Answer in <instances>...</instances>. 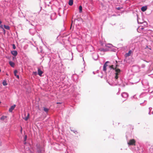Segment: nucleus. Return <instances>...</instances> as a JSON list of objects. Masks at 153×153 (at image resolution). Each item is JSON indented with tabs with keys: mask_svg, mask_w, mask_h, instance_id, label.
Returning a JSON list of instances; mask_svg holds the SVG:
<instances>
[{
	"mask_svg": "<svg viewBox=\"0 0 153 153\" xmlns=\"http://www.w3.org/2000/svg\"><path fill=\"white\" fill-rule=\"evenodd\" d=\"M3 29V31L4 32V33H5V30H4V28H3V29Z\"/></svg>",
	"mask_w": 153,
	"mask_h": 153,
	"instance_id": "36",
	"label": "nucleus"
},
{
	"mask_svg": "<svg viewBox=\"0 0 153 153\" xmlns=\"http://www.w3.org/2000/svg\"><path fill=\"white\" fill-rule=\"evenodd\" d=\"M93 74H95L94 72H94H93Z\"/></svg>",
	"mask_w": 153,
	"mask_h": 153,
	"instance_id": "42",
	"label": "nucleus"
},
{
	"mask_svg": "<svg viewBox=\"0 0 153 153\" xmlns=\"http://www.w3.org/2000/svg\"><path fill=\"white\" fill-rule=\"evenodd\" d=\"M12 54L14 56H16L17 54V52L16 51H13L11 52Z\"/></svg>",
	"mask_w": 153,
	"mask_h": 153,
	"instance_id": "9",
	"label": "nucleus"
},
{
	"mask_svg": "<svg viewBox=\"0 0 153 153\" xmlns=\"http://www.w3.org/2000/svg\"><path fill=\"white\" fill-rule=\"evenodd\" d=\"M38 74L40 76H42V74L43 73V72L41 71L39 68L38 69Z\"/></svg>",
	"mask_w": 153,
	"mask_h": 153,
	"instance_id": "7",
	"label": "nucleus"
},
{
	"mask_svg": "<svg viewBox=\"0 0 153 153\" xmlns=\"http://www.w3.org/2000/svg\"><path fill=\"white\" fill-rule=\"evenodd\" d=\"M99 50L101 51H107L109 50L107 48H100L99 49Z\"/></svg>",
	"mask_w": 153,
	"mask_h": 153,
	"instance_id": "8",
	"label": "nucleus"
},
{
	"mask_svg": "<svg viewBox=\"0 0 153 153\" xmlns=\"http://www.w3.org/2000/svg\"><path fill=\"white\" fill-rule=\"evenodd\" d=\"M101 45H102V46H103V44H101Z\"/></svg>",
	"mask_w": 153,
	"mask_h": 153,
	"instance_id": "46",
	"label": "nucleus"
},
{
	"mask_svg": "<svg viewBox=\"0 0 153 153\" xmlns=\"http://www.w3.org/2000/svg\"><path fill=\"white\" fill-rule=\"evenodd\" d=\"M117 9L118 10H120V7H117Z\"/></svg>",
	"mask_w": 153,
	"mask_h": 153,
	"instance_id": "33",
	"label": "nucleus"
},
{
	"mask_svg": "<svg viewBox=\"0 0 153 153\" xmlns=\"http://www.w3.org/2000/svg\"><path fill=\"white\" fill-rule=\"evenodd\" d=\"M72 24H71V25H72V23H73V21H72Z\"/></svg>",
	"mask_w": 153,
	"mask_h": 153,
	"instance_id": "43",
	"label": "nucleus"
},
{
	"mask_svg": "<svg viewBox=\"0 0 153 153\" xmlns=\"http://www.w3.org/2000/svg\"><path fill=\"white\" fill-rule=\"evenodd\" d=\"M121 96L122 97H124L125 98H126L128 96V94L126 93L123 92Z\"/></svg>",
	"mask_w": 153,
	"mask_h": 153,
	"instance_id": "5",
	"label": "nucleus"
},
{
	"mask_svg": "<svg viewBox=\"0 0 153 153\" xmlns=\"http://www.w3.org/2000/svg\"><path fill=\"white\" fill-rule=\"evenodd\" d=\"M135 141L134 139L130 140L128 142V145H135Z\"/></svg>",
	"mask_w": 153,
	"mask_h": 153,
	"instance_id": "2",
	"label": "nucleus"
},
{
	"mask_svg": "<svg viewBox=\"0 0 153 153\" xmlns=\"http://www.w3.org/2000/svg\"><path fill=\"white\" fill-rule=\"evenodd\" d=\"M79 12L81 13L82 12V7L81 5H80L79 7Z\"/></svg>",
	"mask_w": 153,
	"mask_h": 153,
	"instance_id": "20",
	"label": "nucleus"
},
{
	"mask_svg": "<svg viewBox=\"0 0 153 153\" xmlns=\"http://www.w3.org/2000/svg\"><path fill=\"white\" fill-rule=\"evenodd\" d=\"M29 117V113L27 115V117H25V118H24V119L25 120L27 121Z\"/></svg>",
	"mask_w": 153,
	"mask_h": 153,
	"instance_id": "19",
	"label": "nucleus"
},
{
	"mask_svg": "<svg viewBox=\"0 0 153 153\" xmlns=\"http://www.w3.org/2000/svg\"><path fill=\"white\" fill-rule=\"evenodd\" d=\"M10 65L13 68H14L15 66V63L11 61H10L9 62Z\"/></svg>",
	"mask_w": 153,
	"mask_h": 153,
	"instance_id": "10",
	"label": "nucleus"
},
{
	"mask_svg": "<svg viewBox=\"0 0 153 153\" xmlns=\"http://www.w3.org/2000/svg\"><path fill=\"white\" fill-rule=\"evenodd\" d=\"M16 107V105H13L11 106L10 108L9 109V111L10 112H12L13 110Z\"/></svg>",
	"mask_w": 153,
	"mask_h": 153,
	"instance_id": "6",
	"label": "nucleus"
},
{
	"mask_svg": "<svg viewBox=\"0 0 153 153\" xmlns=\"http://www.w3.org/2000/svg\"><path fill=\"white\" fill-rule=\"evenodd\" d=\"M44 110L46 112H47L48 111V109L47 108H44Z\"/></svg>",
	"mask_w": 153,
	"mask_h": 153,
	"instance_id": "23",
	"label": "nucleus"
},
{
	"mask_svg": "<svg viewBox=\"0 0 153 153\" xmlns=\"http://www.w3.org/2000/svg\"><path fill=\"white\" fill-rule=\"evenodd\" d=\"M71 53L72 55V56H73V53L71 52ZM73 59V57H72V59H71V60H72Z\"/></svg>",
	"mask_w": 153,
	"mask_h": 153,
	"instance_id": "38",
	"label": "nucleus"
},
{
	"mask_svg": "<svg viewBox=\"0 0 153 153\" xmlns=\"http://www.w3.org/2000/svg\"><path fill=\"white\" fill-rule=\"evenodd\" d=\"M2 84L4 86H6L7 85V83L6 81L5 80H4L3 81Z\"/></svg>",
	"mask_w": 153,
	"mask_h": 153,
	"instance_id": "21",
	"label": "nucleus"
},
{
	"mask_svg": "<svg viewBox=\"0 0 153 153\" xmlns=\"http://www.w3.org/2000/svg\"><path fill=\"white\" fill-rule=\"evenodd\" d=\"M27 136L26 135L25 137H24V140L25 141L27 139Z\"/></svg>",
	"mask_w": 153,
	"mask_h": 153,
	"instance_id": "31",
	"label": "nucleus"
},
{
	"mask_svg": "<svg viewBox=\"0 0 153 153\" xmlns=\"http://www.w3.org/2000/svg\"><path fill=\"white\" fill-rule=\"evenodd\" d=\"M109 62L108 61H107L106 62H105V63L104 64V65L103 66H105V67H107V63H108Z\"/></svg>",
	"mask_w": 153,
	"mask_h": 153,
	"instance_id": "26",
	"label": "nucleus"
},
{
	"mask_svg": "<svg viewBox=\"0 0 153 153\" xmlns=\"http://www.w3.org/2000/svg\"><path fill=\"white\" fill-rule=\"evenodd\" d=\"M17 71L16 70H15L14 71V75L15 76H16V73H17Z\"/></svg>",
	"mask_w": 153,
	"mask_h": 153,
	"instance_id": "24",
	"label": "nucleus"
},
{
	"mask_svg": "<svg viewBox=\"0 0 153 153\" xmlns=\"http://www.w3.org/2000/svg\"><path fill=\"white\" fill-rule=\"evenodd\" d=\"M1 102L0 101V104H1Z\"/></svg>",
	"mask_w": 153,
	"mask_h": 153,
	"instance_id": "45",
	"label": "nucleus"
},
{
	"mask_svg": "<svg viewBox=\"0 0 153 153\" xmlns=\"http://www.w3.org/2000/svg\"><path fill=\"white\" fill-rule=\"evenodd\" d=\"M146 95V93H142L140 95V96L141 97H143V96H144V95Z\"/></svg>",
	"mask_w": 153,
	"mask_h": 153,
	"instance_id": "25",
	"label": "nucleus"
},
{
	"mask_svg": "<svg viewBox=\"0 0 153 153\" xmlns=\"http://www.w3.org/2000/svg\"><path fill=\"white\" fill-rule=\"evenodd\" d=\"M22 131V128H21V132Z\"/></svg>",
	"mask_w": 153,
	"mask_h": 153,
	"instance_id": "40",
	"label": "nucleus"
},
{
	"mask_svg": "<svg viewBox=\"0 0 153 153\" xmlns=\"http://www.w3.org/2000/svg\"><path fill=\"white\" fill-rule=\"evenodd\" d=\"M132 53V51L131 50H130L129 51L128 53H127L125 54V56L127 57L130 56L131 53Z\"/></svg>",
	"mask_w": 153,
	"mask_h": 153,
	"instance_id": "12",
	"label": "nucleus"
},
{
	"mask_svg": "<svg viewBox=\"0 0 153 153\" xmlns=\"http://www.w3.org/2000/svg\"><path fill=\"white\" fill-rule=\"evenodd\" d=\"M113 65H112V66H111V68H112V69H114V68L113 67Z\"/></svg>",
	"mask_w": 153,
	"mask_h": 153,
	"instance_id": "37",
	"label": "nucleus"
},
{
	"mask_svg": "<svg viewBox=\"0 0 153 153\" xmlns=\"http://www.w3.org/2000/svg\"><path fill=\"white\" fill-rule=\"evenodd\" d=\"M142 68H144L145 67V65L144 64H142L141 65Z\"/></svg>",
	"mask_w": 153,
	"mask_h": 153,
	"instance_id": "32",
	"label": "nucleus"
},
{
	"mask_svg": "<svg viewBox=\"0 0 153 153\" xmlns=\"http://www.w3.org/2000/svg\"><path fill=\"white\" fill-rule=\"evenodd\" d=\"M13 48L14 49H16V46H15V45L14 44H13Z\"/></svg>",
	"mask_w": 153,
	"mask_h": 153,
	"instance_id": "28",
	"label": "nucleus"
},
{
	"mask_svg": "<svg viewBox=\"0 0 153 153\" xmlns=\"http://www.w3.org/2000/svg\"><path fill=\"white\" fill-rule=\"evenodd\" d=\"M71 131L73 132L74 133H75V134L78 133V132L76 130H75L72 129H71Z\"/></svg>",
	"mask_w": 153,
	"mask_h": 153,
	"instance_id": "22",
	"label": "nucleus"
},
{
	"mask_svg": "<svg viewBox=\"0 0 153 153\" xmlns=\"http://www.w3.org/2000/svg\"><path fill=\"white\" fill-rule=\"evenodd\" d=\"M0 27L2 29H3L4 28L3 25H1V24L0 25Z\"/></svg>",
	"mask_w": 153,
	"mask_h": 153,
	"instance_id": "30",
	"label": "nucleus"
},
{
	"mask_svg": "<svg viewBox=\"0 0 153 153\" xmlns=\"http://www.w3.org/2000/svg\"><path fill=\"white\" fill-rule=\"evenodd\" d=\"M4 28L6 30H9L10 29V27L8 25H4Z\"/></svg>",
	"mask_w": 153,
	"mask_h": 153,
	"instance_id": "18",
	"label": "nucleus"
},
{
	"mask_svg": "<svg viewBox=\"0 0 153 153\" xmlns=\"http://www.w3.org/2000/svg\"><path fill=\"white\" fill-rule=\"evenodd\" d=\"M115 71L116 72L114 78L113 79L114 80V81L113 80H112L111 81H110V80H107V82L109 84L112 86L116 85H120L122 82L120 79H118V75L120 73V70L119 69L115 68Z\"/></svg>",
	"mask_w": 153,
	"mask_h": 153,
	"instance_id": "1",
	"label": "nucleus"
},
{
	"mask_svg": "<svg viewBox=\"0 0 153 153\" xmlns=\"http://www.w3.org/2000/svg\"><path fill=\"white\" fill-rule=\"evenodd\" d=\"M61 103H62V102H56L57 104H61Z\"/></svg>",
	"mask_w": 153,
	"mask_h": 153,
	"instance_id": "35",
	"label": "nucleus"
},
{
	"mask_svg": "<svg viewBox=\"0 0 153 153\" xmlns=\"http://www.w3.org/2000/svg\"><path fill=\"white\" fill-rule=\"evenodd\" d=\"M16 77L18 78V79H19V75H16Z\"/></svg>",
	"mask_w": 153,
	"mask_h": 153,
	"instance_id": "34",
	"label": "nucleus"
},
{
	"mask_svg": "<svg viewBox=\"0 0 153 153\" xmlns=\"http://www.w3.org/2000/svg\"><path fill=\"white\" fill-rule=\"evenodd\" d=\"M105 46L107 48H111L113 46L112 45L110 44H108L105 45Z\"/></svg>",
	"mask_w": 153,
	"mask_h": 153,
	"instance_id": "14",
	"label": "nucleus"
},
{
	"mask_svg": "<svg viewBox=\"0 0 153 153\" xmlns=\"http://www.w3.org/2000/svg\"><path fill=\"white\" fill-rule=\"evenodd\" d=\"M152 109V108L151 107H149V115L150 114V111H151V110Z\"/></svg>",
	"mask_w": 153,
	"mask_h": 153,
	"instance_id": "29",
	"label": "nucleus"
},
{
	"mask_svg": "<svg viewBox=\"0 0 153 153\" xmlns=\"http://www.w3.org/2000/svg\"><path fill=\"white\" fill-rule=\"evenodd\" d=\"M98 55L96 54H94L93 55V58L95 60H96L98 58Z\"/></svg>",
	"mask_w": 153,
	"mask_h": 153,
	"instance_id": "13",
	"label": "nucleus"
},
{
	"mask_svg": "<svg viewBox=\"0 0 153 153\" xmlns=\"http://www.w3.org/2000/svg\"><path fill=\"white\" fill-rule=\"evenodd\" d=\"M33 73L35 74H37V72H33Z\"/></svg>",
	"mask_w": 153,
	"mask_h": 153,
	"instance_id": "39",
	"label": "nucleus"
},
{
	"mask_svg": "<svg viewBox=\"0 0 153 153\" xmlns=\"http://www.w3.org/2000/svg\"><path fill=\"white\" fill-rule=\"evenodd\" d=\"M147 9V7L146 6H144L142 7L141 8V10L143 12H144Z\"/></svg>",
	"mask_w": 153,
	"mask_h": 153,
	"instance_id": "11",
	"label": "nucleus"
},
{
	"mask_svg": "<svg viewBox=\"0 0 153 153\" xmlns=\"http://www.w3.org/2000/svg\"><path fill=\"white\" fill-rule=\"evenodd\" d=\"M25 143H26V142H25V143H24V144H25Z\"/></svg>",
	"mask_w": 153,
	"mask_h": 153,
	"instance_id": "44",
	"label": "nucleus"
},
{
	"mask_svg": "<svg viewBox=\"0 0 153 153\" xmlns=\"http://www.w3.org/2000/svg\"><path fill=\"white\" fill-rule=\"evenodd\" d=\"M1 143L0 142V146H1Z\"/></svg>",
	"mask_w": 153,
	"mask_h": 153,
	"instance_id": "41",
	"label": "nucleus"
},
{
	"mask_svg": "<svg viewBox=\"0 0 153 153\" xmlns=\"http://www.w3.org/2000/svg\"><path fill=\"white\" fill-rule=\"evenodd\" d=\"M7 118V116H2L0 118V120H1L3 121V120H4Z\"/></svg>",
	"mask_w": 153,
	"mask_h": 153,
	"instance_id": "17",
	"label": "nucleus"
},
{
	"mask_svg": "<svg viewBox=\"0 0 153 153\" xmlns=\"http://www.w3.org/2000/svg\"><path fill=\"white\" fill-rule=\"evenodd\" d=\"M106 67H105V66H103V71H106Z\"/></svg>",
	"mask_w": 153,
	"mask_h": 153,
	"instance_id": "27",
	"label": "nucleus"
},
{
	"mask_svg": "<svg viewBox=\"0 0 153 153\" xmlns=\"http://www.w3.org/2000/svg\"><path fill=\"white\" fill-rule=\"evenodd\" d=\"M25 152L26 153H33L32 151H31L28 148V149L25 150Z\"/></svg>",
	"mask_w": 153,
	"mask_h": 153,
	"instance_id": "15",
	"label": "nucleus"
},
{
	"mask_svg": "<svg viewBox=\"0 0 153 153\" xmlns=\"http://www.w3.org/2000/svg\"><path fill=\"white\" fill-rule=\"evenodd\" d=\"M73 4V0H69L68 2L69 5L70 6H72Z\"/></svg>",
	"mask_w": 153,
	"mask_h": 153,
	"instance_id": "16",
	"label": "nucleus"
},
{
	"mask_svg": "<svg viewBox=\"0 0 153 153\" xmlns=\"http://www.w3.org/2000/svg\"><path fill=\"white\" fill-rule=\"evenodd\" d=\"M36 150L38 153H42V149L40 145L39 144H37L36 145Z\"/></svg>",
	"mask_w": 153,
	"mask_h": 153,
	"instance_id": "3",
	"label": "nucleus"
},
{
	"mask_svg": "<svg viewBox=\"0 0 153 153\" xmlns=\"http://www.w3.org/2000/svg\"><path fill=\"white\" fill-rule=\"evenodd\" d=\"M29 31L30 33L32 35H33L36 32L35 29H30Z\"/></svg>",
	"mask_w": 153,
	"mask_h": 153,
	"instance_id": "4",
	"label": "nucleus"
}]
</instances>
